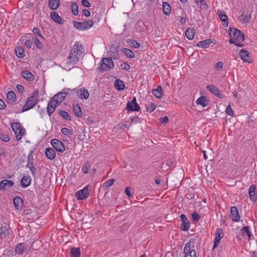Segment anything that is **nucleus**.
Segmentation results:
<instances>
[{
    "mask_svg": "<svg viewBox=\"0 0 257 257\" xmlns=\"http://www.w3.org/2000/svg\"><path fill=\"white\" fill-rule=\"evenodd\" d=\"M84 52L85 50L82 45L79 42H75L68 57V63L72 64H76Z\"/></svg>",
    "mask_w": 257,
    "mask_h": 257,
    "instance_id": "obj_1",
    "label": "nucleus"
},
{
    "mask_svg": "<svg viewBox=\"0 0 257 257\" xmlns=\"http://www.w3.org/2000/svg\"><path fill=\"white\" fill-rule=\"evenodd\" d=\"M229 34L230 37L229 43L233 44L239 47H243L244 45L240 43L244 40L245 37L243 33L240 30L233 28H229Z\"/></svg>",
    "mask_w": 257,
    "mask_h": 257,
    "instance_id": "obj_2",
    "label": "nucleus"
},
{
    "mask_svg": "<svg viewBox=\"0 0 257 257\" xmlns=\"http://www.w3.org/2000/svg\"><path fill=\"white\" fill-rule=\"evenodd\" d=\"M13 131L16 135V139L19 141L25 134V129L20 122H13L11 125Z\"/></svg>",
    "mask_w": 257,
    "mask_h": 257,
    "instance_id": "obj_3",
    "label": "nucleus"
},
{
    "mask_svg": "<svg viewBox=\"0 0 257 257\" xmlns=\"http://www.w3.org/2000/svg\"><path fill=\"white\" fill-rule=\"evenodd\" d=\"M113 67L114 64L111 58H104L102 60V64L99 66V70L101 72L107 71Z\"/></svg>",
    "mask_w": 257,
    "mask_h": 257,
    "instance_id": "obj_4",
    "label": "nucleus"
},
{
    "mask_svg": "<svg viewBox=\"0 0 257 257\" xmlns=\"http://www.w3.org/2000/svg\"><path fill=\"white\" fill-rule=\"evenodd\" d=\"M75 90L76 89H67L64 90L63 92H59L57 94L54 95L51 98V100H53L54 102H56L59 104V103H61L67 95L69 93L70 91H75Z\"/></svg>",
    "mask_w": 257,
    "mask_h": 257,
    "instance_id": "obj_5",
    "label": "nucleus"
},
{
    "mask_svg": "<svg viewBox=\"0 0 257 257\" xmlns=\"http://www.w3.org/2000/svg\"><path fill=\"white\" fill-rule=\"evenodd\" d=\"M93 25L92 20H89L83 22L73 21V25L77 29L81 31L85 30L92 27Z\"/></svg>",
    "mask_w": 257,
    "mask_h": 257,
    "instance_id": "obj_6",
    "label": "nucleus"
},
{
    "mask_svg": "<svg viewBox=\"0 0 257 257\" xmlns=\"http://www.w3.org/2000/svg\"><path fill=\"white\" fill-rule=\"evenodd\" d=\"M89 185L76 192L75 196L78 200H84L89 196Z\"/></svg>",
    "mask_w": 257,
    "mask_h": 257,
    "instance_id": "obj_7",
    "label": "nucleus"
},
{
    "mask_svg": "<svg viewBox=\"0 0 257 257\" xmlns=\"http://www.w3.org/2000/svg\"><path fill=\"white\" fill-rule=\"evenodd\" d=\"M125 108L128 112L132 111H138L140 110V107L137 102L135 97L131 101H128Z\"/></svg>",
    "mask_w": 257,
    "mask_h": 257,
    "instance_id": "obj_8",
    "label": "nucleus"
},
{
    "mask_svg": "<svg viewBox=\"0 0 257 257\" xmlns=\"http://www.w3.org/2000/svg\"><path fill=\"white\" fill-rule=\"evenodd\" d=\"M51 144L53 148L59 152L63 153L65 150L64 144L61 141L56 139L52 140Z\"/></svg>",
    "mask_w": 257,
    "mask_h": 257,
    "instance_id": "obj_9",
    "label": "nucleus"
},
{
    "mask_svg": "<svg viewBox=\"0 0 257 257\" xmlns=\"http://www.w3.org/2000/svg\"><path fill=\"white\" fill-rule=\"evenodd\" d=\"M223 230L220 228L216 229L215 233V237L214 240L213 248L217 247L221 239L223 237Z\"/></svg>",
    "mask_w": 257,
    "mask_h": 257,
    "instance_id": "obj_10",
    "label": "nucleus"
},
{
    "mask_svg": "<svg viewBox=\"0 0 257 257\" xmlns=\"http://www.w3.org/2000/svg\"><path fill=\"white\" fill-rule=\"evenodd\" d=\"M182 223L181 228L183 231H188L190 229V222L187 217L184 214H181L180 216Z\"/></svg>",
    "mask_w": 257,
    "mask_h": 257,
    "instance_id": "obj_11",
    "label": "nucleus"
},
{
    "mask_svg": "<svg viewBox=\"0 0 257 257\" xmlns=\"http://www.w3.org/2000/svg\"><path fill=\"white\" fill-rule=\"evenodd\" d=\"M10 234L9 226L5 225H2L0 227V238L2 239H7Z\"/></svg>",
    "mask_w": 257,
    "mask_h": 257,
    "instance_id": "obj_12",
    "label": "nucleus"
},
{
    "mask_svg": "<svg viewBox=\"0 0 257 257\" xmlns=\"http://www.w3.org/2000/svg\"><path fill=\"white\" fill-rule=\"evenodd\" d=\"M231 220L234 222H238L240 219L238 211L236 206H232L230 208Z\"/></svg>",
    "mask_w": 257,
    "mask_h": 257,
    "instance_id": "obj_13",
    "label": "nucleus"
},
{
    "mask_svg": "<svg viewBox=\"0 0 257 257\" xmlns=\"http://www.w3.org/2000/svg\"><path fill=\"white\" fill-rule=\"evenodd\" d=\"M206 89L218 98H222L223 95L220 93L218 88L213 85H208Z\"/></svg>",
    "mask_w": 257,
    "mask_h": 257,
    "instance_id": "obj_14",
    "label": "nucleus"
},
{
    "mask_svg": "<svg viewBox=\"0 0 257 257\" xmlns=\"http://www.w3.org/2000/svg\"><path fill=\"white\" fill-rule=\"evenodd\" d=\"M58 105V104L56 102L54 103L53 100H51V99L50 100L48 103L47 107V111L49 116H50L54 112Z\"/></svg>",
    "mask_w": 257,
    "mask_h": 257,
    "instance_id": "obj_15",
    "label": "nucleus"
},
{
    "mask_svg": "<svg viewBox=\"0 0 257 257\" xmlns=\"http://www.w3.org/2000/svg\"><path fill=\"white\" fill-rule=\"evenodd\" d=\"M13 203L16 209L18 211H21L22 210L23 205V200L21 197L19 196L15 197L13 199Z\"/></svg>",
    "mask_w": 257,
    "mask_h": 257,
    "instance_id": "obj_16",
    "label": "nucleus"
},
{
    "mask_svg": "<svg viewBox=\"0 0 257 257\" xmlns=\"http://www.w3.org/2000/svg\"><path fill=\"white\" fill-rule=\"evenodd\" d=\"M239 56L241 59L244 62L248 63L251 62V59L249 57V52L244 49H241L239 52Z\"/></svg>",
    "mask_w": 257,
    "mask_h": 257,
    "instance_id": "obj_17",
    "label": "nucleus"
},
{
    "mask_svg": "<svg viewBox=\"0 0 257 257\" xmlns=\"http://www.w3.org/2000/svg\"><path fill=\"white\" fill-rule=\"evenodd\" d=\"M14 185V182L11 180H4L0 182V190L10 188Z\"/></svg>",
    "mask_w": 257,
    "mask_h": 257,
    "instance_id": "obj_18",
    "label": "nucleus"
},
{
    "mask_svg": "<svg viewBox=\"0 0 257 257\" xmlns=\"http://www.w3.org/2000/svg\"><path fill=\"white\" fill-rule=\"evenodd\" d=\"M248 193L251 200L252 201H256L257 200V193H256L255 185H252L250 186Z\"/></svg>",
    "mask_w": 257,
    "mask_h": 257,
    "instance_id": "obj_19",
    "label": "nucleus"
},
{
    "mask_svg": "<svg viewBox=\"0 0 257 257\" xmlns=\"http://www.w3.org/2000/svg\"><path fill=\"white\" fill-rule=\"evenodd\" d=\"M218 15L220 20L223 23V26L227 27L228 26V17L225 12L223 11H218Z\"/></svg>",
    "mask_w": 257,
    "mask_h": 257,
    "instance_id": "obj_20",
    "label": "nucleus"
},
{
    "mask_svg": "<svg viewBox=\"0 0 257 257\" xmlns=\"http://www.w3.org/2000/svg\"><path fill=\"white\" fill-rule=\"evenodd\" d=\"M22 76L27 81H32L34 80L35 76L30 71L25 70L21 72Z\"/></svg>",
    "mask_w": 257,
    "mask_h": 257,
    "instance_id": "obj_21",
    "label": "nucleus"
},
{
    "mask_svg": "<svg viewBox=\"0 0 257 257\" xmlns=\"http://www.w3.org/2000/svg\"><path fill=\"white\" fill-rule=\"evenodd\" d=\"M79 91H77V93L78 94V96L80 98L87 99L89 97V93L87 89L83 87L79 89Z\"/></svg>",
    "mask_w": 257,
    "mask_h": 257,
    "instance_id": "obj_22",
    "label": "nucleus"
},
{
    "mask_svg": "<svg viewBox=\"0 0 257 257\" xmlns=\"http://www.w3.org/2000/svg\"><path fill=\"white\" fill-rule=\"evenodd\" d=\"M46 157L49 160H53L55 158V152L52 148H47L45 152Z\"/></svg>",
    "mask_w": 257,
    "mask_h": 257,
    "instance_id": "obj_23",
    "label": "nucleus"
},
{
    "mask_svg": "<svg viewBox=\"0 0 257 257\" xmlns=\"http://www.w3.org/2000/svg\"><path fill=\"white\" fill-rule=\"evenodd\" d=\"M60 5L59 0H49L48 6L52 10H56Z\"/></svg>",
    "mask_w": 257,
    "mask_h": 257,
    "instance_id": "obj_24",
    "label": "nucleus"
},
{
    "mask_svg": "<svg viewBox=\"0 0 257 257\" xmlns=\"http://www.w3.org/2000/svg\"><path fill=\"white\" fill-rule=\"evenodd\" d=\"M50 17L55 23L59 24L62 23V19L57 12H51L50 13Z\"/></svg>",
    "mask_w": 257,
    "mask_h": 257,
    "instance_id": "obj_25",
    "label": "nucleus"
},
{
    "mask_svg": "<svg viewBox=\"0 0 257 257\" xmlns=\"http://www.w3.org/2000/svg\"><path fill=\"white\" fill-rule=\"evenodd\" d=\"M212 42V40L210 39H206L204 41H200L196 44V46L202 47L204 49L208 48Z\"/></svg>",
    "mask_w": 257,
    "mask_h": 257,
    "instance_id": "obj_26",
    "label": "nucleus"
},
{
    "mask_svg": "<svg viewBox=\"0 0 257 257\" xmlns=\"http://www.w3.org/2000/svg\"><path fill=\"white\" fill-rule=\"evenodd\" d=\"M27 249L26 246L24 243H20L15 248V252L18 254H22Z\"/></svg>",
    "mask_w": 257,
    "mask_h": 257,
    "instance_id": "obj_27",
    "label": "nucleus"
},
{
    "mask_svg": "<svg viewBox=\"0 0 257 257\" xmlns=\"http://www.w3.org/2000/svg\"><path fill=\"white\" fill-rule=\"evenodd\" d=\"M31 178L30 177L24 176L21 179V185L23 188H26L31 184Z\"/></svg>",
    "mask_w": 257,
    "mask_h": 257,
    "instance_id": "obj_28",
    "label": "nucleus"
},
{
    "mask_svg": "<svg viewBox=\"0 0 257 257\" xmlns=\"http://www.w3.org/2000/svg\"><path fill=\"white\" fill-rule=\"evenodd\" d=\"M7 102L8 103H13L16 101V96L13 91H10L7 95Z\"/></svg>",
    "mask_w": 257,
    "mask_h": 257,
    "instance_id": "obj_29",
    "label": "nucleus"
},
{
    "mask_svg": "<svg viewBox=\"0 0 257 257\" xmlns=\"http://www.w3.org/2000/svg\"><path fill=\"white\" fill-rule=\"evenodd\" d=\"M162 7L164 14L166 16H169L171 12V6L167 2H163Z\"/></svg>",
    "mask_w": 257,
    "mask_h": 257,
    "instance_id": "obj_30",
    "label": "nucleus"
},
{
    "mask_svg": "<svg viewBox=\"0 0 257 257\" xmlns=\"http://www.w3.org/2000/svg\"><path fill=\"white\" fill-rule=\"evenodd\" d=\"M114 86L118 90H123L125 88L124 82L120 79H117L115 81Z\"/></svg>",
    "mask_w": 257,
    "mask_h": 257,
    "instance_id": "obj_31",
    "label": "nucleus"
},
{
    "mask_svg": "<svg viewBox=\"0 0 257 257\" xmlns=\"http://www.w3.org/2000/svg\"><path fill=\"white\" fill-rule=\"evenodd\" d=\"M108 54L111 57L110 58H113L114 59L118 58L117 50L115 47H111L108 52Z\"/></svg>",
    "mask_w": 257,
    "mask_h": 257,
    "instance_id": "obj_32",
    "label": "nucleus"
},
{
    "mask_svg": "<svg viewBox=\"0 0 257 257\" xmlns=\"http://www.w3.org/2000/svg\"><path fill=\"white\" fill-rule=\"evenodd\" d=\"M250 14H242L238 17V20L243 24L249 23L250 21Z\"/></svg>",
    "mask_w": 257,
    "mask_h": 257,
    "instance_id": "obj_33",
    "label": "nucleus"
},
{
    "mask_svg": "<svg viewBox=\"0 0 257 257\" xmlns=\"http://www.w3.org/2000/svg\"><path fill=\"white\" fill-rule=\"evenodd\" d=\"M152 93L157 98H161L162 96V89L161 86L158 85L156 89L152 90Z\"/></svg>",
    "mask_w": 257,
    "mask_h": 257,
    "instance_id": "obj_34",
    "label": "nucleus"
},
{
    "mask_svg": "<svg viewBox=\"0 0 257 257\" xmlns=\"http://www.w3.org/2000/svg\"><path fill=\"white\" fill-rule=\"evenodd\" d=\"M195 34V32L193 28L191 29L190 28H189L186 30L185 35L187 39H188L189 40H193Z\"/></svg>",
    "mask_w": 257,
    "mask_h": 257,
    "instance_id": "obj_35",
    "label": "nucleus"
},
{
    "mask_svg": "<svg viewBox=\"0 0 257 257\" xmlns=\"http://www.w3.org/2000/svg\"><path fill=\"white\" fill-rule=\"evenodd\" d=\"M191 244H192V246L194 245V243L191 242V241H189L188 242L186 243L185 245L184 248V253L185 254L186 257H188L189 254L188 253H190V252L192 249H191Z\"/></svg>",
    "mask_w": 257,
    "mask_h": 257,
    "instance_id": "obj_36",
    "label": "nucleus"
},
{
    "mask_svg": "<svg viewBox=\"0 0 257 257\" xmlns=\"http://www.w3.org/2000/svg\"><path fill=\"white\" fill-rule=\"evenodd\" d=\"M196 103L198 105H201L204 107L208 105L207 99L205 96H201L199 97L196 101Z\"/></svg>",
    "mask_w": 257,
    "mask_h": 257,
    "instance_id": "obj_37",
    "label": "nucleus"
},
{
    "mask_svg": "<svg viewBox=\"0 0 257 257\" xmlns=\"http://www.w3.org/2000/svg\"><path fill=\"white\" fill-rule=\"evenodd\" d=\"M38 101V100H36V99L30 98L28 97L26 102V106H28L31 109L36 105Z\"/></svg>",
    "mask_w": 257,
    "mask_h": 257,
    "instance_id": "obj_38",
    "label": "nucleus"
},
{
    "mask_svg": "<svg viewBox=\"0 0 257 257\" xmlns=\"http://www.w3.org/2000/svg\"><path fill=\"white\" fill-rule=\"evenodd\" d=\"M73 111L76 116L78 118L82 117V111L78 104L73 106Z\"/></svg>",
    "mask_w": 257,
    "mask_h": 257,
    "instance_id": "obj_39",
    "label": "nucleus"
},
{
    "mask_svg": "<svg viewBox=\"0 0 257 257\" xmlns=\"http://www.w3.org/2000/svg\"><path fill=\"white\" fill-rule=\"evenodd\" d=\"M71 257H79L80 250L78 248L72 247L70 251Z\"/></svg>",
    "mask_w": 257,
    "mask_h": 257,
    "instance_id": "obj_40",
    "label": "nucleus"
},
{
    "mask_svg": "<svg viewBox=\"0 0 257 257\" xmlns=\"http://www.w3.org/2000/svg\"><path fill=\"white\" fill-rule=\"evenodd\" d=\"M91 167V164L89 162L86 161L85 162L84 165H83L82 167V172L84 174H88L89 172V170H90Z\"/></svg>",
    "mask_w": 257,
    "mask_h": 257,
    "instance_id": "obj_41",
    "label": "nucleus"
},
{
    "mask_svg": "<svg viewBox=\"0 0 257 257\" xmlns=\"http://www.w3.org/2000/svg\"><path fill=\"white\" fill-rule=\"evenodd\" d=\"M195 3L201 9H207V5L205 0H195Z\"/></svg>",
    "mask_w": 257,
    "mask_h": 257,
    "instance_id": "obj_42",
    "label": "nucleus"
},
{
    "mask_svg": "<svg viewBox=\"0 0 257 257\" xmlns=\"http://www.w3.org/2000/svg\"><path fill=\"white\" fill-rule=\"evenodd\" d=\"M122 52L130 58H133L135 57L134 53L131 50L127 48H122Z\"/></svg>",
    "mask_w": 257,
    "mask_h": 257,
    "instance_id": "obj_43",
    "label": "nucleus"
},
{
    "mask_svg": "<svg viewBox=\"0 0 257 257\" xmlns=\"http://www.w3.org/2000/svg\"><path fill=\"white\" fill-rule=\"evenodd\" d=\"M59 114L66 120H70L71 119V117L69 113L64 110H59Z\"/></svg>",
    "mask_w": 257,
    "mask_h": 257,
    "instance_id": "obj_44",
    "label": "nucleus"
},
{
    "mask_svg": "<svg viewBox=\"0 0 257 257\" xmlns=\"http://www.w3.org/2000/svg\"><path fill=\"white\" fill-rule=\"evenodd\" d=\"M15 53L16 55L19 58H23L24 56V50L21 47H17L15 49Z\"/></svg>",
    "mask_w": 257,
    "mask_h": 257,
    "instance_id": "obj_45",
    "label": "nucleus"
},
{
    "mask_svg": "<svg viewBox=\"0 0 257 257\" xmlns=\"http://www.w3.org/2000/svg\"><path fill=\"white\" fill-rule=\"evenodd\" d=\"M115 180L113 179H109L105 181L102 185V188L104 189L110 187L114 183Z\"/></svg>",
    "mask_w": 257,
    "mask_h": 257,
    "instance_id": "obj_46",
    "label": "nucleus"
},
{
    "mask_svg": "<svg viewBox=\"0 0 257 257\" xmlns=\"http://www.w3.org/2000/svg\"><path fill=\"white\" fill-rule=\"evenodd\" d=\"M71 11L73 14L77 16L78 14V9L77 4L75 2L71 3Z\"/></svg>",
    "mask_w": 257,
    "mask_h": 257,
    "instance_id": "obj_47",
    "label": "nucleus"
},
{
    "mask_svg": "<svg viewBox=\"0 0 257 257\" xmlns=\"http://www.w3.org/2000/svg\"><path fill=\"white\" fill-rule=\"evenodd\" d=\"M42 243L41 241L39 240H37L32 242L31 247L35 250H37L39 249L40 246H41Z\"/></svg>",
    "mask_w": 257,
    "mask_h": 257,
    "instance_id": "obj_48",
    "label": "nucleus"
},
{
    "mask_svg": "<svg viewBox=\"0 0 257 257\" xmlns=\"http://www.w3.org/2000/svg\"><path fill=\"white\" fill-rule=\"evenodd\" d=\"M61 133L63 135L68 136H71L73 134V132L71 130L66 127H63L61 129Z\"/></svg>",
    "mask_w": 257,
    "mask_h": 257,
    "instance_id": "obj_49",
    "label": "nucleus"
},
{
    "mask_svg": "<svg viewBox=\"0 0 257 257\" xmlns=\"http://www.w3.org/2000/svg\"><path fill=\"white\" fill-rule=\"evenodd\" d=\"M156 105L153 103H151L146 106L147 110L149 112H152L155 110Z\"/></svg>",
    "mask_w": 257,
    "mask_h": 257,
    "instance_id": "obj_50",
    "label": "nucleus"
},
{
    "mask_svg": "<svg viewBox=\"0 0 257 257\" xmlns=\"http://www.w3.org/2000/svg\"><path fill=\"white\" fill-rule=\"evenodd\" d=\"M241 231L243 232V233L245 232L247 235L248 237L250 238L251 236V233L249 230V227L247 226L243 227L241 229Z\"/></svg>",
    "mask_w": 257,
    "mask_h": 257,
    "instance_id": "obj_51",
    "label": "nucleus"
},
{
    "mask_svg": "<svg viewBox=\"0 0 257 257\" xmlns=\"http://www.w3.org/2000/svg\"><path fill=\"white\" fill-rule=\"evenodd\" d=\"M34 44L38 49H42V43L40 42V41L37 38H34Z\"/></svg>",
    "mask_w": 257,
    "mask_h": 257,
    "instance_id": "obj_52",
    "label": "nucleus"
},
{
    "mask_svg": "<svg viewBox=\"0 0 257 257\" xmlns=\"http://www.w3.org/2000/svg\"><path fill=\"white\" fill-rule=\"evenodd\" d=\"M130 43L131 46L135 48H139L140 47V44L135 40H131Z\"/></svg>",
    "mask_w": 257,
    "mask_h": 257,
    "instance_id": "obj_53",
    "label": "nucleus"
},
{
    "mask_svg": "<svg viewBox=\"0 0 257 257\" xmlns=\"http://www.w3.org/2000/svg\"><path fill=\"white\" fill-rule=\"evenodd\" d=\"M39 91L38 89L35 90L31 94L30 96H29L30 98H32L34 99H36V100H38V96L39 95Z\"/></svg>",
    "mask_w": 257,
    "mask_h": 257,
    "instance_id": "obj_54",
    "label": "nucleus"
},
{
    "mask_svg": "<svg viewBox=\"0 0 257 257\" xmlns=\"http://www.w3.org/2000/svg\"><path fill=\"white\" fill-rule=\"evenodd\" d=\"M225 112L227 113V114H228V115H230L231 116H233V111L232 108L231 107L230 104L227 106V107L226 108Z\"/></svg>",
    "mask_w": 257,
    "mask_h": 257,
    "instance_id": "obj_55",
    "label": "nucleus"
},
{
    "mask_svg": "<svg viewBox=\"0 0 257 257\" xmlns=\"http://www.w3.org/2000/svg\"><path fill=\"white\" fill-rule=\"evenodd\" d=\"M0 139L4 142H8L10 140V138L8 135L6 134H0Z\"/></svg>",
    "mask_w": 257,
    "mask_h": 257,
    "instance_id": "obj_56",
    "label": "nucleus"
},
{
    "mask_svg": "<svg viewBox=\"0 0 257 257\" xmlns=\"http://www.w3.org/2000/svg\"><path fill=\"white\" fill-rule=\"evenodd\" d=\"M192 219L195 221H197L200 219V216L197 212H194L192 214Z\"/></svg>",
    "mask_w": 257,
    "mask_h": 257,
    "instance_id": "obj_57",
    "label": "nucleus"
},
{
    "mask_svg": "<svg viewBox=\"0 0 257 257\" xmlns=\"http://www.w3.org/2000/svg\"><path fill=\"white\" fill-rule=\"evenodd\" d=\"M223 63L222 62H218L215 64V68L216 70L219 71L223 68Z\"/></svg>",
    "mask_w": 257,
    "mask_h": 257,
    "instance_id": "obj_58",
    "label": "nucleus"
},
{
    "mask_svg": "<svg viewBox=\"0 0 257 257\" xmlns=\"http://www.w3.org/2000/svg\"><path fill=\"white\" fill-rule=\"evenodd\" d=\"M32 32L34 34L38 35L39 37L43 38L42 35L40 33L39 29L37 27H34Z\"/></svg>",
    "mask_w": 257,
    "mask_h": 257,
    "instance_id": "obj_59",
    "label": "nucleus"
},
{
    "mask_svg": "<svg viewBox=\"0 0 257 257\" xmlns=\"http://www.w3.org/2000/svg\"><path fill=\"white\" fill-rule=\"evenodd\" d=\"M81 2L82 5L86 8H89L91 6L90 3L87 0H81Z\"/></svg>",
    "mask_w": 257,
    "mask_h": 257,
    "instance_id": "obj_60",
    "label": "nucleus"
},
{
    "mask_svg": "<svg viewBox=\"0 0 257 257\" xmlns=\"http://www.w3.org/2000/svg\"><path fill=\"white\" fill-rule=\"evenodd\" d=\"M124 192L128 197H132L133 196V195L131 192L130 188L129 187H127L125 188Z\"/></svg>",
    "mask_w": 257,
    "mask_h": 257,
    "instance_id": "obj_61",
    "label": "nucleus"
},
{
    "mask_svg": "<svg viewBox=\"0 0 257 257\" xmlns=\"http://www.w3.org/2000/svg\"><path fill=\"white\" fill-rule=\"evenodd\" d=\"M33 159H31L30 158V157L29 156L28 157V161H27V167L30 168L32 166H33Z\"/></svg>",
    "mask_w": 257,
    "mask_h": 257,
    "instance_id": "obj_62",
    "label": "nucleus"
},
{
    "mask_svg": "<svg viewBox=\"0 0 257 257\" xmlns=\"http://www.w3.org/2000/svg\"><path fill=\"white\" fill-rule=\"evenodd\" d=\"M169 121L168 117L166 116L160 118V122L161 123H166Z\"/></svg>",
    "mask_w": 257,
    "mask_h": 257,
    "instance_id": "obj_63",
    "label": "nucleus"
},
{
    "mask_svg": "<svg viewBox=\"0 0 257 257\" xmlns=\"http://www.w3.org/2000/svg\"><path fill=\"white\" fill-rule=\"evenodd\" d=\"M194 194L191 193H187L185 195V198L188 200H191L192 199L194 198Z\"/></svg>",
    "mask_w": 257,
    "mask_h": 257,
    "instance_id": "obj_64",
    "label": "nucleus"
}]
</instances>
